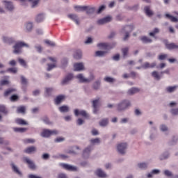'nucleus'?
Wrapping results in <instances>:
<instances>
[{"instance_id":"1","label":"nucleus","mask_w":178,"mask_h":178,"mask_svg":"<svg viewBox=\"0 0 178 178\" xmlns=\"http://www.w3.org/2000/svg\"><path fill=\"white\" fill-rule=\"evenodd\" d=\"M23 47H26V48H29V44L24 43V42H17L13 46V53L14 54H20L22 52V49Z\"/></svg>"},{"instance_id":"2","label":"nucleus","mask_w":178,"mask_h":178,"mask_svg":"<svg viewBox=\"0 0 178 178\" xmlns=\"http://www.w3.org/2000/svg\"><path fill=\"white\" fill-rule=\"evenodd\" d=\"M133 30H134V26L133 25H128L122 29V32H125V36L123 38L124 41H127L129 37H130V33H131Z\"/></svg>"},{"instance_id":"3","label":"nucleus","mask_w":178,"mask_h":178,"mask_svg":"<svg viewBox=\"0 0 178 178\" xmlns=\"http://www.w3.org/2000/svg\"><path fill=\"white\" fill-rule=\"evenodd\" d=\"M58 131L57 130H49V129H44L42 132L41 133V136L42 137H51V136H56L58 134Z\"/></svg>"},{"instance_id":"4","label":"nucleus","mask_w":178,"mask_h":178,"mask_svg":"<svg viewBox=\"0 0 178 178\" xmlns=\"http://www.w3.org/2000/svg\"><path fill=\"white\" fill-rule=\"evenodd\" d=\"M130 102L128 100H123L120 104H118L117 109L118 111H124V109H127L129 106H130Z\"/></svg>"},{"instance_id":"5","label":"nucleus","mask_w":178,"mask_h":178,"mask_svg":"<svg viewBox=\"0 0 178 178\" xmlns=\"http://www.w3.org/2000/svg\"><path fill=\"white\" fill-rule=\"evenodd\" d=\"M76 77L78 79V80H79L80 83H90V81H92V80L94 79V75L90 74L89 79L84 78L83 74H79Z\"/></svg>"},{"instance_id":"6","label":"nucleus","mask_w":178,"mask_h":178,"mask_svg":"<svg viewBox=\"0 0 178 178\" xmlns=\"http://www.w3.org/2000/svg\"><path fill=\"white\" fill-rule=\"evenodd\" d=\"M127 148V143H120L117 146V149L120 154L124 155L126 154V149Z\"/></svg>"},{"instance_id":"7","label":"nucleus","mask_w":178,"mask_h":178,"mask_svg":"<svg viewBox=\"0 0 178 178\" xmlns=\"http://www.w3.org/2000/svg\"><path fill=\"white\" fill-rule=\"evenodd\" d=\"M23 161L25 163H27L29 169H32L33 170L35 169V164H34V162L31 161L30 159H29L28 157H24Z\"/></svg>"},{"instance_id":"8","label":"nucleus","mask_w":178,"mask_h":178,"mask_svg":"<svg viewBox=\"0 0 178 178\" xmlns=\"http://www.w3.org/2000/svg\"><path fill=\"white\" fill-rule=\"evenodd\" d=\"M74 72H81V70H84V65H83V63H74Z\"/></svg>"},{"instance_id":"9","label":"nucleus","mask_w":178,"mask_h":178,"mask_svg":"<svg viewBox=\"0 0 178 178\" xmlns=\"http://www.w3.org/2000/svg\"><path fill=\"white\" fill-rule=\"evenodd\" d=\"M74 115L75 116H83V118H88V114L84 110L79 111V109L74 110Z\"/></svg>"},{"instance_id":"10","label":"nucleus","mask_w":178,"mask_h":178,"mask_svg":"<svg viewBox=\"0 0 178 178\" xmlns=\"http://www.w3.org/2000/svg\"><path fill=\"white\" fill-rule=\"evenodd\" d=\"M60 166H62L63 169H65V170H71L72 172H76V170H77V168L72 166L69 164L61 163Z\"/></svg>"},{"instance_id":"11","label":"nucleus","mask_w":178,"mask_h":178,"mask_svg":"<svg viewBox=\"0 0 178 178\" xmlns=\"http://www.w3.org/2000/svg\"><path fill=\"white\" fill-rule=\"evenodd\" d=\"M73 79V74H68L65 79L62 81L61 84H67L70 80Z\"/></svg>"},{"instance_id":"12","label":"nucleus","mask_w":178,"mask_h":178,"mask_svg":"<svg viewBox=\"0 0 178 178\" xmlns=\"http://www.w3.org/2000/svg\"><path fill=\"white\" fill-rule=\"evenodd\" d=\"M112 20V17H106L103 19H99L97 21L98 24H105V23H109Z\"/></svg>"},{"instance_id":"13","label":"nucleus","mask_w":178,"mask_h":178,"mask_svg":"<svg viewBox=\"0 0 178 178\" xmlns=\"http://www.w3.org/2000/svg\"><path fill=\"white\" fill-rule=\"evenodd\" d=\"M98 105H99V99H95L92 101V106H93V112L94 113H97L98 112Z\"/></svg>"},{"instance_id":"14","label":"nucleus","mask_w":178,"mask_h":178,"mask_svg":"<svg viewBox=\"0 0 178 178\" xmlns=\"http://www.w3.org/2000/svg\"><path fill=\"white\" fill-rule=\"evenodd\" d=\"M156 66V63H152L149 64V63H145L144 65H142L143 69H152Z\"/></svg>"},{"instance_id":"15","label":"nucleus","mask_w":178,"mask_h":178,"mask_svg":"<svg viewBox=\"0 0 178 178\" xmlns=\"http://www.w3.org/2000/svg\"><path fill=\"white\" fill-rule=\"evenodd\" d=\"M88 8V6H75L74 9H75L76 12H84L87 10Z\"/></svg>"},{"instance_id":"16","label":"nucleus","mask_w":178,"mask_h":178,"mask_svg":"<svg viewBox=\"0 0 178 178\" xmlns=\"http://www.w3.org/2000/svg\"><path fill=\"white\" fill-rule=\"evenodd\" d=\"M65 97L63 95L57 96L54 100L56 105H59V104H61L62 102L65 99Z\"/></svg>"},{"instance_id":"17","label":"nucleus","mask_w":178,"mask_h":178,"mask_svg":"<svg viewBox=\"0 0 178 178\" xmlns=\"http://www.w3.org/2000/svg\"><path fill=\"white\" fill-rule=\"evenodd\" d=\"M165 47L167 48V49H178V44H176L175 43H165Z\"/></svg>"},{"instance_id":"18","label":"nucleus","mask_w":178,"mask_h":178,"mask_svg":"<svg viewBox=\"0 0 178 178\" xmlns=\"http://www.w3.org/2000/svg\"><path fill=\"white\" fill-rule=\"evenodd\" d=\"M35 151H37V148L34 146H31L24 149V152H25V154H33V152H35Z\"/></svg>"},{"instance_id":"19","label":"nucleus","mask_w":178,"mask_h":178,"mask_svg":"<svg viewBox=\"0 0 178 178\" xmlns=\"http://www.w3.org/2000/svg\"><path fill=\"white\" fill-rule=\"evenodd\" d=\"M97 47L99 48H102V49H111L112 48V47L107 43H99Z\"/></svg>"},{"instance_id":"20","label":"nucleus","mask_w":178,"mask_h":178,"mask_svg":"<svg viewBox=\"0 0 178 178\" xmlns=\"http://www.w3.org/2000/svg\"><path fill=\"white\" fill-rule=\"evenodd\" d=\"M140 41H142L143 44H150V42H152V39L147 36H142L140 37Z\"/></svg>"},{"instance_id":"21","label":"nucleus","mask_w":178,"mask_h":178,"mask_svg":"<svg viewBox=\"0 0 178 178\" xmlns=\"http://www.w3.org/2000/svg\"><path fill=\"white\" fill-rule=\"evenodd\" d=\"M68 17L71 19L72 20H74L76 24H80V22L79 21V18L77 17V15L75 14H70L68 15Z\"/></svg>"},{"instance_id":"22","label":"nucleus","mask_w":178,"mask_h":178,"mask_svg":"<svg viewBox=\"0 0 178 178\" xmlns=\"http://www.w3.org/2000/svg\"><path fill=\"white\" fill-rule=\"evenodd\" d=\"M4 3L5 7L6 8V9H8V10H13V9H15V7H13V4L12 3V2L5 1Z\"/></svg>"},{"instance_id":"23","label":"nucleus","mask_w":178,"mask_h":178,"mask_svg":"<svg viewBox=\"0 0 178 178\" xmlns=\"http://www.w3.org/2000/svg\"><path fill=\"white\" fill-rule=\"evenodd\" d=\"M140 92V89L137 88H132L128 90L129 95H133L134 94H137V92Z\"/></svg>"},{"instance_id":"24","label":"nucleus","mask_w":178,"mask_h":178,"mask_svg":"<svg viewBox=\"0 0 178 178\" xmlns=\"http://www.w3.org/2000/svg\"><path fill=\"white\" fill-rule=\"evenodd\" d=\"M0 112L4 115H8V109L3 105H0ZM2 119V115H0V120Z\"/></svg>"},{"instance_id":"25","label":"nucleus","mask_w":178,"mask_h":178,"mask_svg":"<svg viewBox=\"0 0 178 178\" xmlns=\"http://www.w3.org/2000/svg\"><path fill=\"white\" fill-rule=\"evenodd\" d=\"M165 17H167V19H169V20H170V22H172V23H177L178 22L177 18L169 14H165Z\"/></svg>"},{"instance_id":"26","label":"nucleus","mask_w":178,"mask_h":178,"mask_svg":"<svg viewBox=\"0 0 178 178\" xmlns=\"http://www.w3.org/2000/svg\"><path fill=\"white\" fill-rule=\"evenodd\" d=\"M17 113H22L24 115L26 113V106H20L17 108Z\"/></svg>"},{"instance_id":"27","label":"nucleus","mask_w":178,"mask_h":178,"mask_svg":"<svg viewBox=\"0 0 178 178\" xmlns=\"http://www.w3.org/2000/svg\"><path fill=\"white\" fill-rule=\"evenodd\" d=\"M178 86H168L165 88V90L167 92H175L176 90H177Z\"/></svg>"},{"instance_id":"28","label":"nucleus","mask_w":178,"mask_h":178,"mask_svg":"<svg viewBox=\"0 0 178 178\" xmlns=\"http://www.w3.org/2000/svg\"><path fill=\"white\" fill-rule=\"evenodd\" d=\"M95 173L97 176H98L99 177H106V174H105V172L102 171L101 169H98L95 172Z\"/></svg>"},{"instance_id":"29","label":"nucleus","mask_w":178,"mask_h":178,"mask_svg":"<svg viewBox=\"0 0 178 178\" xmlns=\"http://www.w3.org/2000/svg\"><path fill=\"white\" fill-rule=\"evenodd\" d=\"M144 10H145V13L147 15V16L151 17L154 15V13L149 8V6L145 7Z\"/></svg>"},{"instance_id":"30","label":"nucleus","mask_w":178,"mask_h":178,"mask_svg":"<svg viewBox=\"0 0 178 178\" xmlns=\"http://www.w3.org/2000/svg\"><path fill=\"white\" fill-rule=\"evenodd\" d=\"M16 123L17 124H21L22 126H26L27 124H29L27 123V122L24 121V120L23 119H21V118H17L16 120H15Z\"/></svg>"},{"instance_id":"31","label":"nucleus","mask_w":178,"mask_h":178,"mask_svg":"<svg viewBox=\"0 0 178 178\" xmlns=\"http://www.w3.org/2000/svg\"><path fill=\"white\" fill-rule=\"evenodd\" d=\"M44 14H38L35 18L37 23H41L44 20Z\"/></svg>"},{"instance_id":"32","label":"nucleus","mask_w":178,"mask_h":178,"mask_svg":"<svg viewBox=\"0 0 178 178\" xmlns=\"http://www.w3.org/2000/svg\"><path fill=\"white\" fill-rule=\"evenodd\" d=\"M87 15H91L95 12V8L88 6V8L85 10Z\"/></svg>"},{"instance_id":"33","label":"nucleus","mask_w":178,"mask_h":178,"mask_svg":"<svg viewBox=\"0 0 178 178\" xmlns=\"http://www.w3.org/2000/svg\"><path fill=\"white\" fill-rule=\"evenodd\" d=\"M11 166H12V169H13V172H15V173H17V175H22V172H20V170H19V168H17L16 167V165H15L14 163H11Z\"/></svg>"},{"instance_id":"34","label":"nucleus","mask_w":178,"mask_h":178,"mask_svg":"<svg viewBox=\"0 0 178 178\" xmlns=\"http://www.w3.org/2000/svg\"><path fill=\"white\" fill-rule=\"evenodd\" d=\"M3 41L4 42H7V44H13L15 42V40H13V38L3 37Z\"/></svg>"},{"instance_id":"35","label":"nucleus","mask_w":178,"mask_h":178,"mask_svg":"<svg viewBox=\"0 0 178 178\" xmlns=\"http://www.w3.org/2000/svg\"><path fill=\"white\" fill-rule=\"evenodd\" d=\"M13 130L15 132L24 133V131H27V128L14 127Z\"/></svg>"},{"instance_id":"36","label":"nucleus","mask_w":178,"mask_h":178,"mask_svg":"<svg viewBox=\"0 0 178 178\" xmlns=\"http://www.w3.org/2000/svg\"><path fill=\"white\" fill-rule=\"evenodd\" d=\"M60 112L65 113L69 112V106H62L58 108Z\"/></svg>"},{"instance_id":"37","label":"nucleus","mask_w":178,"mask_h":178,"mask_svg":"<svg viewBox=\"0 0 178 178\" xmlns=\"http://www.w3.org/2000/svg\"><path fill=\"white\" fill-rule=\"evenodd\" d=\"M82 54L81 51L79 50L74 54V59H81Z\"/></svg>"},{"instance_id":"38","label":"nucleus","mask_w":178,"mask_h":178,"mask_svg":"<svg viewBox=\"0 0 178 178\" xmlns=\"http://www.w3.org/2000/svg\"><path fill=\"white\" fill-rule=\"evenodd\" d=\"M109 123V120L107 118H104L99 122V125L105 127Z\"/></svg>"},{"instance_id":"39","label":"nucleus","mask_w":178,"mask_h":178,"mask_svg":"<svg viewBox=\"0 0 178 178\" xmlns=\"http://www.w3.org/2000/svg\"><path fill=\"white\" fill-rule=\"evenodd\" d=\"M152 77H154L156 80H161V75L156 71H154L152 73Z\"/></svg>"},{"instance_id":"40","label":"nucleus","mask_w":178,"mask_h":178,"mask_svg":"<svg viewBox=\"0 0 178 178\" xmlns=\"http://www.w3.org/2000/svg\"><path fill=\"white\" fill-rule=\"evenodd\" d=\"M54 89L52 88H47L45 90V97H49L52 94Z\"/></svg>"},{"instance_id":"41","label":"nucleus","mask_w":178,"mask_h":178,"mask_svg":"<svg viewBox=\"0 0 178 178\" xmlns=\"http://www.w3.org/2000/svg\"><path fill=\"white\" fill-rule=\"evenodd\" d=\"M35 143V140L33 138H26L24 140V144H34Z\"/></svg>"},{"instance_id":"42","label":"nucleus","mask_w":178,"mask_h":178,"mask_svg":"<svg viewBox=\"0 0 178 178\" xmlns=\"http://www.w3.org/2000/svg\"><path fill=\"white\" fill-rule=\"evenodd\" d=\"M159 33V29L155 28L152 32H150L149 33V35H150V37H155V35L158 34Z\"/></svg>"},{"instance_id":"43","label":"nucleus","mask_w":178,"mask_h":178,"mask_svg":"<svg viewBox=\"0 0 178 178\" xmlns=\"http://www.w3.org/2000/svg\"><path fill=\"white\" fill-rule=\"evenodd\" d=\"M122 52L124 58H126V56H127V54H129V47L122 49Z\"/></svg>"},{"instance_id":"44","label":"nucleus","mask_w":178,"mask_h":178,"mask_svg":"<svg viewBox=\"0 0 178 178\" xmlns=\"http://www.w3.org/2000/svg\"><path fill=\"white\" fill-rule=\"evenodd\" d=\"M14 91H16V90H15L13 88H10V89L7 90L4 92V97H8V95H10V94H12V92H14Z\"/></svg>"},{"instance_id":"45","label":"nucleus","mask_w":178,"mask_h":178,"mask_svg":"<svg viewBox=\"0 0 178 178\" xmlns=\"http://www.w3.org/2000/svg\"><path fill=\"white\" fill-rule=\"evenodd\" d=\"M90 152H91V146H90L84 149L83 156H86V155H90Z\"/></svg>"},{"instance_id":"46","label":"nucleus","mask_w":178,"mask_h":178,"mask_svg":"<svg viewBox=\"0 0 178 178\" xmlns=\"http://www.w3.org/2000/svg\"><path fill=\"white\" fill-rule=\"evenodd\" d=\"M28 83L29 82L27 81V79L23 76H21V83L22 86H27Z\"/></svg>"},{"instance_id":"47","label":"nucleus","mask_w":178,"mask_h":178,"mask_svg":"<svg viewBox=\"0 0 178 178\" xmlns=\"http://www.w3.org/2000/svg\"><path fill=\"white\" fill-rule=\"evenodd\" d=\"M47 72H50V70H52V69H55L56 67V63H53V64H47Z\"/></svg>"},{"instance_id":"48","label":"nucleus","mask_w":178,"mask_h":178,"mask_svg":"<svg viewBox=\"0 0 178 178\" xmlns=\"http://www.w3.org/2000/svg\"><path fill=\"white\" fill-rule=\"evenodd\" d=\"M29 2H32V8H35L37 5H38V3L40 2V0H27Z\"/></svg>"},{"instance_id":"49","label":"nucleus","mask_w":178,"mask_h":178,"mask_svg":"<svg viewBox=\"0 0 178 178\" xmlns=\"http://www.w3.org/2000/svg\"><path fill=\"white\" fill-rule=\"evenodd\" d=\"M101 86V82L99 81H96L94 84H93V88L94 90H98V88H99Z\"/></svg>"},{"instance_id":"50","label":"nucleus","mask_w":178,"mask_h":178,"mask_svg":"<svg viewBox=\"0 0 178 178\" xmlns=\"http://www.w3.org/2000/svg\"><path fill=\"white\" fill-rule=\"evenodd\" d=\"M106 54V51H97L95 52L96 56H104Z\"/></svg>"},{"instance_id":"51","label":"nucleus","mask_w":178,"mask_h":178,"mask_svg":"<svg viewBox=\"0 0 178 178\" xmlns=\"http://www.w3.org/2000/svg\"><path fill=\"white\" fill-rule=\"evenodd\" d=\"M138 166L140 169H147V164L145 163H140L138 164Z\"/></svg>"},{"instance_id":"52","label":"nucleus","mask_w":178,"mask_h":178,"mask_svg":"<svg viewBox=\"0 0 178 178\" xmlns=\"http://www.w3.org/2000/svg\"><path fill=\"white\" fill-rule=\"evenodd\" d=\"M104 81H106L107 83H113L115 79L112 77L106 76L104 78Z\"/></svg>"},{"instance_id":"53","label":"nucleus","mask_w":178,"mask_h":178,"mask_svg":"<svg viewBox=\"0 0 178 178\" xmlns=\"http://www.w3.org/2000/svg\"><path fill=\"white\" fill-rule=\"evenodd\" d=\"M7 72H10V73L16 74V73H17V68H16V67L8 68L7 70Z\"/></svg>"},{"instance_id":"54","label":"nucleus","mask_w":178,"mask_h":178,"mask_svg":"<svg viewBox=\"0 0 178 178\" xmlns=\"http://www.w3.org/2000/svg\"><path fill=\"white\" fill-rule=\"evenodd\" d=\"M10 101H12V102H15L17 101V99H19V96H17L16 95H13L10 97Z\"/></svg>"},{"instance_id":"55","label":"nucleus","mask_w":178,"mask_h":178,"mask_svg":"<svg viewBox=\"0 0 178 178\" xmlns=\"http://www.w3.org/2000/svg\"><path fill=\"white\" fill-rule=\"evenodd\" d=\"M18 60H19L20 65H22V66H24V67H27V64L26 63V61L24 59L19 58Z\"/></svg>"},{"instance_id":"56","label":"nucleus","mask_w":178,"mask_h":178,"mask_svg":"<svg viewBox=\"0 0 178 178\" xmlns=\"http://www.w3.org/2000/svg\"><path fill=\"white\" fill-rule=\"evenodd\" d=\"M33 29V23L31 22H29L26 24V29L28 30V31H31V30H32Z\"/></svg>"},{"instance_id":"57","label":"nucleus","mask_w":178,"mask_h":178,"mask_svg":"<svg viewBox=\"0 0 178 178\" xmlns=\"http://www.w3.org/2000/svg\"><path fill=\"white\" fill-rule=\"evenodd\" d=\"M45 44L47 45H49V47H55V42L51 41V40H45Z\"/></svg>"},{"instance_id":"58","label":"nucleus","mask_w":178,"mask_h":178,"mask_svg":"<svg viewBox=\"0 0 178 178\" xmlns=\"http://www.w3.org/2000/svg\"><path fill=\"white\" fill-rule=\"evenodd\" d=\"M168 58V54H161L159 56V60H164V59H166Z\"/></svg>"},{"instance_id":"59","label":"nucleus","mask_w":178,"mask_h":178,"mask_svg":"<svg viewBox=\"0 0 178 178\" xmlns=\"http://www.w3.org/2000/svg\"><path fill=\"white\" fill-rule=\"evenodd\" d=\"M90 142L92 144H98L99 143V138L91 139Z\"/></svg>"},{"instance_id":"60","label":"nucleus","mask_w":178,"mask_h":178,"mask_svg":"<svg viewBox=\"0 0 178 178\" xmlns=\"http://www.w3.org/2000/svg\"><path fill=\"white\" fill-rule=\"evenodd\" d=\"M1 86H8L9 84V81L7 80H2L0 82Z\"/></svg>"},{"instance_id":"61","label":"nucleus","mask_w":178,"mask_h":178,"mask_svg":"<svg viewBox=\"0 0 178 178\" xmlns=\"http://www.w3.org/2000/svg\"><path fill=\"white\" fill-rule=\"evenodd\" d=\"M106 7L105 6H101L99 8V9H98V10H97V13H101V12H102L103 10H105V8H106Z\"/></svg>"},{"instance_id":"62","label":"nucleus","mask_w":178,"mask_h":178,"mask_svg":"<svg viewBox=\"0 0 178 178\" xmlns=\"http://www.w3.org/2000/svg\"><path fill=\"white\" fill-rule=\"evenodd\" d=\"M164 175L165 176H168V177H170V176H172V172L168 170H165L164 171Z\"/></svg>"},{"instance_id":"63","label":"nucleus","mask_w":178,"mask_h":178,"mask_svg":"<svg viewBox=\"0 0 178 178\" xmlns=\"http://www.w3.org/2000/svg\"><path fill=\"white\" fill-rule=\"evenodd\" d=\"M171 113L172 115H178V108L171 110Z\"/></svg>"},{"instance_id":"64","label":"nucleus","mask_w":178,"mask_h":178,"mask_svg":"<svg viewBox=\"0 0 178 178\" xmlns=\"http://www.w3.org/2000/svg\"><path fill=\"white\" fill-rule=\"evenodd\" d=\"M58 178H67V177L66 176V175L61 173L58 175Z\"/></svg>"}]
</instances>
